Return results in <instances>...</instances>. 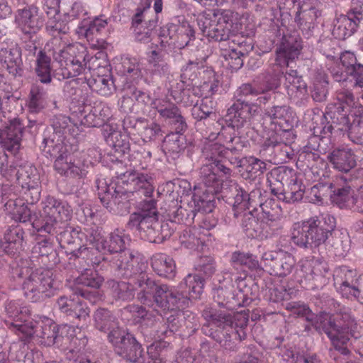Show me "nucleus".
<instances>
[{
  "label": "nucleus",
  "mask_w": 363,
  "mask_h": 363,
  "mask_svg": "<svg viewBox=\"0 0 363 363\" xmlns=\"http://www.w3.org/2000/svg\"><path fill=\"white\" fill-rule=\"evenodd\" d=\"M115 352L128 361L137 362L142 357L143 349L134 336L126 333V337H123L121 343L116 347Z\"/></svg>",
  "instance_id": "72a5a7b5"
},
{
  "label": "nucleus",
  "mask_w": 363,
  "mask_h": 363,
  "mask_svg": "<svg viewBox=\"0 0 363 363\" xmlns=\"http://www.w3.org/2000/svg\"><path fill=\"white\" fill-rule=\"evenodd\" d=\"M98 189L104 206L113 214L124 216L130 212L131 195L150 196L154 191V186L150 176L131 171L119 174L115 182L109 185L102 182L101 186L98 185Z\"/></svg>",
  "instance_id": "7ed1b4c3"
},
{
  "label": "nucleus",
  "mask_w": 363,
  "mask_h": 363,
  "mask_svg": "<svg viewBox=\"0 0 363 363\" xmlns=\"http://www.w3.org/2000/svg\"><path fill=\"white\" fill-rule=\"evenodd\" d=\"M241 226L248 238L264 239L271 235L272 225H262V220L259 223V219L251 211L243 214Z\"/></svg>",
  "instance_id": "bb28decb"
},
{
  "label": "nucleus",
  "mask_w": 363,
  "mask_h": 363,
  "mask_svg": "<svg viewBox=\"0 0 363 363\" xmlns=\"http://www.w3.org/2000/svg\"><path fill=\"white\" fill-rule=\"evenodd\" d=\"M184 313L180 311H177L174 314L168 316L166 322L167 330L162 332L164 335L167 337L179 331L184 322Z\"/></svg>",
  "instance_id": "0e129e2a"
},
{
  "label": "nucleus",
  "mask_w": 363,
  "mask_h": 363,
  "mask_svg": "<svg viewBox=\"0 0 363 363\" xmlns=\"http://www.w3.org/2000/svg\"><path fill=\"white\" fill-rule=\"evenodd\" d=\"M290 171L283 166L274 168V196L285 203L300 201L303 194L300 190L288 192L285 191L284 185H288L292 181L290 179Z\"/></svg>",
  "instance_id": "4be33fe9"
},
{
  "label": "nucleus",
  "mask_w": 363,
  "mask_h": 363,
  "mask_svg": "<svg viewBox=\"0 0 363 363\" xmlns=\"http://www.w3.org/2000/svg\"><path fill=\"white\" fill-rule=\"evenodd\" d=\"M118 71L132 81L142 77V66L139 60L135 57H125L118 67Z\"/></svg>",
  "instance_id": "6e6d98bb"
},
{
  "label": "nucleus",
  "mask_w": 363,
  "mask_h": 363,
  "mask_svg": "<svg viewBox=\"0 0 363 363\" xmlns=\"http://www.w3.org/2000/svg\"><path fill=\"white\" fill-rule=\"evenodd\" d=\"M6 210L16 216V218L20 222L26 223L27 221L32 222L38 220L35 214L31 213V210L25 206L24 202L21 199H9L5 204Z\"/></svg>",
  "instance_id": "c03bdc74"
},
{
  "label": "nucleus",
  "mask_w": 363,
  "mask_h": 363,
  "mask_svg": "<svg viewBox=\"0 0 363 363\" xmlns=\"http://www.w3.org/2000/svg\"><path fill=\"white\" fill-rule=\"evenodd\" d=\"M47 92L43 86L33 84L27 101L28 111L31 114L40 113L47 105Z\"/></svg>",
  "instance_id": "37998d69"
},
{
  "label": "nucleus",
  "mask_w": 363,
  "mask_h": 363,
  "mask_svg": "<svg viewBox=\"0 0 363 363\" xmlns=\"http://www.w3.org/2000/svg\"><path fill=\"white\" fill-rule=\"evenodd\" d=\"M233 15L230 11L220 14L203 12L197 17V24L203 35L215 41H224L232 33Z\"/></svg>",
  "instance_id": "1a4fd4ad"
},
{
  "label": "nucleus",
  "mask_w": 363,
  "mask_h": 363,
  "mask_svg": "<svg viewBox=\"0 0 363 363\" xmlns=\"http://www.w3.org/2000/svg\"><path fill=\"white\" fill-rule=\"evenodd\" d=\"M213 324L221 328L220 335L216 340L221 347L226 351L235 352L238 350L237 341H241L246 338L245 331L237 330L233 326L231 313L216 311L210 315Z\"/></svg>",
  "instance_id": "f8f14e48"
},
{
  "label": "nucleus",
  "mask_w": 363,
  "mask_h": 363,
  "mask_svg": "<svg viewBox=\"0 0 363 363\" xmlns=\"http://www.w3.org/2000/svg\"><path fill=\"white\" fill-rule=\"evenodd\" d=\"M183 133H172L167 135L164 145L165 149L170 153L178 155L184 149V143L181 140L180 135Z\"/></svg>",
  "instance_id": "338daca9"
},
{
  "label": "nucleus",
  "mask_w": 363,
  "mask_h": 363,
  "mask_svg": "<svg viewBox=\"0 0 363 363\" xmlns=\"http://www.w3.org/2000/svg\"><path fill=\"white\" fill-rule=\"evenodd\" d=\"M53 273L50 269L31 271L22 283L25 298L32 303H40L52 297L55 291Z\"/></svg>",
  "instance_id": "6e6552de"
},
{
  "label": "nucleus",
  "mask_w": 363,
  "mask_h": 363,
  "mask_svg": "<svg viewBox=\"0 0 363 363\" xmlns=\"http://www.w3.org/2000/svg\"><path fill=\"white\" fill-rule=\"evenodd\" d=\"M35 71L41 83L50 84L52 82L51 59L43 50L38 53Z\"/></svg>",
  "instance_id": "09e8293b"
},
{
  "label": "nucleus",
  "mask_w": 363,
  "mask_h": 363,
  "mask_svg": "<svg viewBox=\"0 0 363 363\" xmlns=\"http://www.w3.org/2000/svg\"><path fill=\"white\" fill-rule=\"evenodd\" d=\"M25 127L18 118L9 120V123L0 129V145L12 154H16L21 147Z\"/></svg>",
  "instance_id": "412c9836"
},
{
  "label": "nucleus",
  "mask_w": 363,
  "mask_h": 363,
  "mask_svg": "<svg viewBox=\"0 0 363 363\" xmlns=\"http://www.w3.org/2000/svg\"><path fill=\"white\" fill-rule=\"evenodd\" d=\"M43 19L38 14L35 6L18 9L15 15V23L21 31L30 39L43 26Z\"/></svg>",
  "instance_id": "5701e85b"
},
{
  "label": "nucleus",
  "mask_w": 363,
  "mask_h": 363,
  "mask_svg": "<svg viewBox=\"0 0 363 363\" xmlns=\"http://www.w3.org/2000/svg\"><path fill=\"white\" fill-rule=\"evenodd\" d=\"M357 272L347 266H340L333 272L334 286L342 296L347 299L360 295L357 280L355 279Z\"/></svg>",
  "instance_id": "f3484780"
},
{
  "label": "nucleus",
  "mask_w": 363,
  "mask_h": 363,
  "mask_svg": "<svg viewBox=\"0 0 363 363\" xmlns=\"http://www.w3.org/2000/svg\"><path fill=\"white\" fill-rule=\"evenodd\" d=\"M103 281V277L96 272L86 269L75 279L74 296H81L91 303H96L101 300V295L97 289Z\"/></svg>",
  "instance_id": "4468645a"
},
{
  "label": "nucleus",
  "mask_w": 363,
  "mask_h": 363,
  "mask_svg": "<svg viewBox=\"0 0 363 363\" xmlns=\"http://www.w3.org/2000/svg\"><path fill=\"white\" fill-rule=\"evenodd\" d=\"M336 225L335 218L328 213H322L293 225L291 240L302 248H312L326 242L328 235Z\"/></svg>",
  "instance_id": "20e7f679"
},
{
  "label": "nucleus",
  "mask_w": 363,
  "mask_h": 363,
  "mask_svg": "<svg viewBox=\"0 0 363 363\" xmlns=\"http://www.w3.org/2000/svg\"><path fill=\"white\" fill-rule=\"evenodd\" d=\"M21 55V48L16 43L2 45L0 48V62L14 77H22L23 74Z\"/></svg>",
  "instance_id": "b1692460"
},
{
  "label": "nucleus",
  "mask_w": 363,
  "mask_h": 363,
  "mask_svg": "<svg viewBox=\"0 0 363 363\" xmlns=\"http://www.w3.org/2000/svg\"><path fill=\"white\" fill-rule=\"evenodd\" d=\"M151 266L152 269L160 277L172 279L176 274V264L174 261L169 256L157 253L151 258Z\"/></svg>",
  "instance_id": "58836bf2"
},
{
  "label": "nucleus",
  "mask_w": 363,
  "mask_h": 363,
  "mask_svg": "<svg viewBox=\"0 0 363 363\" xmlns=\"http://www.w3.org/2000/svg\"><path fill=\"white\" fill-rule=\"evenodd\" d=\"M274 260V285H276L274 287V302L288 299L294 293L292 288L287 289V283L284 278L291 272L295 261L291 254L282 250L276 252Z\"/></svg>",
  "instance_id": "9b49d317"
},
{
  "label": "nucleus",
  "mask_w": 363,
  "mask_h": 363,
  "mask_svg": "<svg viewBox=\"0 0 363 363\" xmlns=\"http://www.w3.org/2000/svg\"><path fill=\"white\" fill-rule=\"evenodd\" d=\"M6 311L9 317L13 320V321L5 320V324L9 329L27 335L31 334V331H28V327L25 323L30 314V311L26 306H22L16 301H11L6 305Z\"/></svg>",
  "instance_id": "393cba45"
},
{
  "label": "nucleus",
  "mask_w": 363,
  "mask_h": 363,
  "mask_svg": "<svg viewBox=\"0 0 363 363\" xmlns=\"http://www.w3.org/2000/svg\"><path fill=\"white\" fill-rule=\"evenodd\" d=\"M179 23H170L161 28L159 36L162 47H172L173 38L176 36Z\"/></svg>",
  "instance_id": "69168bd1"
},
{
  "label": "nucleus",
  "mask_w": 363,
  "mask_h": 363,
  "mask_svg": "<svg viewBox=\"0 0 363 363\" xmlns=\"http://www.w3.org/2000/svg\"><path fill=\"white\" fill-rule=\"evenodd\" d=\"M252 106L249 100L238 98L228 109L226 121L233 127L239 128L252 116Z\"/></svg>",
  "instance_id": "cd10ccee"
},
{
  "label": "nucleus",
  "mask_w": 363,
  "mask_h": 363,
  "mask_svg": "<svg viewBox=\"0 0 363 363\" xmlns=\"http://www.w3.org/2000/svg\"><path fill=\"white\" fill-rule=\"evenodd\" d=\"M92 60H96V57H91L89 58L84 48L79 44L77 52L71 57L73 69L74 70V77L84 74V79L86 80L87 74H90L91 69L89 62Z\"/></svg>",
  "instance_id": "a18cd8bd"
},
{
  "label": "nucleus",
  "mask_w": 363,
  "mask_h": 363,
  "mask_svg": "<svg viewBox=\"0 0 363 363\" xmlns=\"http://www.w3.org/2000/svg\"><path fill=\"white\" fill-rule=\"evenodd\" d=\"M158 213L130 214L126 228L131 230L148 233L149 234L158 230Z\"/></svg>",
  "instance_id": "c756f323"
},
{
  "label": "nucleus",
  "mask_w": 363,
  "mask_h": 363,
  "mask_svg": "<svg viewBox=\"0 0 363 363\" xmlns=\"http://www.w3.org/2000/svg\"><path fill=\"white\" fill-rule=\"evenodd\" d=\"M187 288L188 297L194 299L199 298L203 292L204 279L197 274H188L184 279L183 283Z\"/></svg>",
  "instance_id": "bf43d9fd"
},
{
  "label": "nucleus",
  "mask_w": 363,
  "mask_h": 363,
  "mask_svg": "<svg viewBox=\"0 0 363 363\" xmlns=\"http://www.w3.org/2000/svg\"><path fill=\"white\" fill-rule=\"evenodd\" d=\"M277 30L274 38L276 45V65L281 67H289L291 62L298 58L303 48L302 40L295 30H289L288 24L274 21ZM275 28H274V31Z\"/></svg>",
  "instance_id": "423d86ee"
},
{
  "label": "nucleus",
  "mask_w": 363,
  "mask_h": 363,
  "mask_svg": "<svg viewBox=\"0 0 363 363\" xmlns=\"http://www.w3.org/2000/svg\"><path fill=\"white\" fill-rule=\"evenodd\" d=\"M194 30L188 22L179 23L178 31L172 45V48L183 49L191 45V42L195 39Z\"/></svg>",
  "instance_id": "603ef678"
},
{
  "label": "nucleus",
  "mask_w": 363,
  "mask_h": 363,
  "mask_svg": "<svg viewBox=\"0 0 363 363\" xmlns=\"http://www.w3.org/2000/svg\"><path fill=\"white\" fill-rule=\"evenodd\" d=\"M327 158L334 169L345 174L340 177L341 181L348 183L353 180L354 177L350 172L355 167L357 162L352 149L347 147L335 148L328 155Z\"/></svg>",
  "instance_id": "dca6fc26"
},
{
  "label": "nucleus",
  "mask_w": 363,
  "mask_h": 363,
  "mask_svg": "<svg viewBox=\"0 0 363 363\" xmlns=\"http://www.w3.org/2000/svg\"><path fill=\"white\" fill-rule=\"evenodd\" d=\"M93 317L95 328L104 333H107L117 325L116 318L112 312L104 308H98Z\"/></svg>",
  "instance_id": "864d4df0"
},
{
  "label": "nucleus",
  "mask_w": 363,
  "mask_h": 363,
  "mask_svg": "<svg viewBox=\"0 0 363 363\" xmlns=\"http://www.w3.org/2000/svg\"><path fill=\"white\" fill-rule=\"evenodd\" d=\"M333 123L336 124L338 127L337 129L342 132H347L349 138L354 141V138L357 133L359 128L360 120H354L352 123L350 122L349 116L346 113L337 111L333 113L332 117Z\"/></svg>",
  "instance_id": "8fccbe9b"
},
{
  "label": "nucleus",
  "mask_w": 363,
  "mask_h": 363,
  "mask_svg": "<svg viewBox=\"0 0 363 363\" xmlns=\"http://www.w3.org/2000/svg\"><path fill=\"white\" fill-rule=\"evenodd\" d=\"M232 262L247 267L250 270L259 268V262L256 257L248 253L234 252L231 255Z\"/></svg>",
  "instance_id": "e2e57ef3"
},
{
  "label": "nucleus",
  "mask_w": 363,
  "mask_h": 363,
  "mask_svg": "<svg viewBox=\"0 0 363 363\" xmlns=\"http://www.w3.org/2000/svg\"><path fill=\"white\" fill-rule=\"evenodd\" d=\"M113 296L118 300L130 301L135 296V287L132 283L116 281L111 280L108 282Z\"/></svg>",
  "instance_id": "5fc2aeb1"
},
{
  "label": "nucleus",
  "mask_w": 363,
  "mask_h": 363,
  "mask_svg": "<svg viewBox=\"0 0 363 363\" xmlns=\"http://www.w3.org/2000/svg\"><path fill=\"white\" fill-rule=\"evenodd\" d=\"M86 81L89 88L101 96H110L116 90V86L111 75H97L87 79Z\"/></svg>",
  "instance_id": "49530a36"
},
{
  "label": "nucleus",
  "mask_w": 363,
  "mask_h": 363,
  "mask_svg": "<svg viewBox=\"0 0 363 363\" xmlns=\"http://www.w3.org/2000/svg\"><path fill=\"white\" fill-rule=\"evenodd\" d=\"M157 25V20L155 17L154 19H149L147 25L141 26L140 28L134 29L135 40L143 43H150Z\"/></svg>",
  "instance_id": "680f3d73"
},
{
  "label": "nucleus",
  "mask_w": 363,
  "mask_h": 363,
  "mask_svg": "<svg viewBox=\"0 0 363 363\" xmlns=\"http://www.w3.org/2000/svg\"><path fill=\"white\" fill-rule=\"evenodd\" d=\"M57 233V239L67 253L76 257L83 256V258L88 255L89 247L83 248L82 236L84 235L79 228L67 226L63 231Z\"/></svg>",
  "instance_id": "aec40b11"
},
{
  "label": "nucleus",
  "mask_w": 363,
  "mask_h": 363,
  "mask_svg": "<svg viewBox=\"0 0 363 363\" xmlns=\"http://www.w3.org/2000/svg\"><path fill=\"white\" fill-rule=\"evenodd\" d=\"M351 187L346 184L342 188H337L333 191L330 195L332 203L336 204L339 208H350L352 206V198L354 196L351 195Z\"/></svg>",
  "instance_id": "052dcab7"
},
{
  "label": "nucleus",
  "mask_w": 363,
  "mask_h": 363,
  "mask_svg": "<svg viewBox=\"0 0 363 363\" xmlns=\"http://www.w3.org/2000/svg\"><path fill=\"white\" fill-rule=\"evenodd\" d=\"M272 75L269 73H263L258 77L257 82L259 87L257 89L253 88L249 84H243L237 90V97L247 100L250 96H256L259 94V92H264L265 90L272 88Z\"/></svg>",
  "instance_id": "a19ab883"
},
{
  "label": "nucleus",
  "mask_w": 363,
  "mask_h": 363,
  "mask_svg": "<svg viewBox=\"0 0 363 363\" xmlns=\"http://www.w3.org/2000/svg\"><path fill=\"white\" fill-rule=\"evenodd\" d=\"M23 235L24 231L21 227L10 228L0 242L1 247L6 254L14 255L22 250Z\"/></svg>",
  "instance_id": "f704fd0d"
},
{
  "label": "nucleus",
  "mask_w": 363,
  "mask_h": 363,
  "mask_svg": "<svg viewBox=\"0 0 363 363\" xmlns=\"http://www.w3.org/2000/svg\"><path fill=\"white\" fill-rule=\"evenodd\" d=\"M210 235L209 233L204 230L196 228H187L184 229L179 236V242L181 245L187 249L199 250L202 247L206 241V237Z\"/></svg>",
  "instance_id": "79ce46f5"
},
{
  "label": "nucleus",
  "mask_w": 363,
  "mask_h": 363,
  "mask_svg": "<svg viewBox=\"0 0 363 363\" xmlns=\"http://www.w3.org/2000/svg\"><path fill=\"white\" fill-rule=\"evenodd\" d=\"M359 23L349 14H341L334 20L332 35L336 39L345 40L356 32Z\"/></svg>",
  "instance_id": "473e14b6"
},
{
  "label": "nucleus",
  "mask_w": 363,
  "mask_h": 363,
  "mask_svg": "<svg viewBox=\"0 0 363 363\" xmlns=\"http://www.w3.org/2000/svg\"><path fill=\"white\" fill-rule=\"evenodd\" d=\"M106 143L114 149L116 152L125 155L130 151L128 137L120 131L113 130L106 138Z\"/></svg>",
  "instance_id": "13d9d810"
},
{
  "label": "nucleus",
  "mask_w": 363,
  "mask_h": 363,
  "mask_svg": "<svg viewBox=\"0 0 363 363\" xmlns=\"http://www.w3.org/2000/svg\"><path fill=\"white\" fill-rule=\"evenodd\" d=\"M113 265L118 277L132 279L133 284L140 289V291H143L141 286L146 283V279H151L145 273L147 263L130 250L117 254L114 257Z\"/></svg>",
  "instance_id": "9d476101"
},
{
  "label": "nucleus",
  "mask_w": 363,
  "mask_h": 363,
  "mask_svg": "<svg viewBox=\"0 0 363 363\" xmlns=\"http://www.w3.org/2000/svg\"><path fill=\"white\" fill-rule=\"evenodd\" d=\"M293 139V134L288 137L284 136V134L277 136V134L274 133V163L282 164L291 158L294 154L289 144Z\"/></svg>",
  "instance_id": "4c0bfd02"
},
{
  "label": "nucleus",
  "mask_w": 363,
  "mask_h": 363,
  "mask_svg": "<svg viewBox=\"0 0 363 363\" xmlns=\"http://www.w3.org/2000/svg\"><path fill=\"white\" fill-rule=\"evenodd\" d=\"M320 15V11L315 6L303 4L296 12L295 22L300 29L308 33L314 28L315 21Z\"/></svg>",
  "instance_id": "c9c22d12"
},
{
  "label": "nucleus",
  "mask_w": 363,
  "mask_h": 363,
  "mask_svg": "<svg viewBox=\"0 0 363 363\" xmlns=\"http://www.w3.org/2000/svg\"><path fill=\"white\" fill-rule=\"evenodd\" d=\"M326 242L334 249L335 255L338 256H343L350 248L348 234L335 228L330 233Z\"/></svg>",
  "instance_id": "de8ad7c7"
},
{
  "label": "nucleus",
  "mask_w": 363,
  "mask_h": 363,
  "mask_svg": "<svg viewBox=\"0 0 363 363\" xmlns=\"http://www.w3.org/2000/svg\"><path fill=\"white\" fill-rule=\"evenodd\" d=\"M290 118L287 106H274V133H276L277 136L284 134V136L289 137L293 134Z\"/></svg>",
  "instance_id": "ea45409f"
},
{
  "label": "nucleus",
  "mask_w": 363,
  "mask_h": 363,
  "mask_svg": "<svg viewBox=\"0 0 363 363\" xmlns=\"http://www.w3.org/2000/svg\"><path fill=\"white\" fill-rule=\"evenodd\" d=\"M230 191L234 199L233 204L234 216L237 217L240 211L249 209L252 206V199L250 195L236 183L230 185Z\"/></svg>",
  "instance_id": "3c124183"
},
{
  "label": "nucleus",
  "mask_w": 363,
  "mask_h": 363,
  "mask_svg": "<svg viewBox=\"0 0 363 363\" xmlns=\"http://www.w3.org/2000/svg\"><path fill=\"white\" fill-rule=\"evenodd\" d=\"M51 126L57 138L45 137L42 150L47 157L55 159L54 167L59 174L69 178L84 177L92 162L87 160L85 152L70 153L63 143L62 135L67 133L73 135L75 124L69 116L59 114L51 119Z\"/></svg>",
  "instance_id": "f03ea898"
},
{
  "label": "nucleus",
  "mask_w": 363,
  "mask_h": 363,
  "mask_svg": "<svg viewBox=\"0 0 363 363\" xmlns=\"http://www.w3.org/2000/svg\"><path fill=\"white\" fill-rule=\"evenodd\" d=\"M79 44H63L62 48H55L52 56L55 61L58 62L60 67L53 72V77L61 81L69 78L74 77L71 57L77 52Z\"/></svg>",
  "instance_id": "a211bd4d"
},
{
  "label": "nucleus",
  "mask_w": 363,
  "mask_h": 363,
  "mask_svg": "<svg viewBox=\"0 0 363 363\" xmlns=\"http://www.w3.org/2000/svg\"><path fill=\"white\" fill-rule=\"evenodd\" d=\"M129 241V236L123 230L116 229L97 243L96 248L105 252L118 254L126 251L125 246Z\"/></svg>",
  "instance_id": "c85d7f7f"
},
{
  "label": "nucleus",
  "mask_w": 363,
  "mask_h": 363,
  "mask_svg": "<svg viewBox=\"0 0 363 363\" xmlns=\"http://www.w3.org/2000/svg\"><path fill=\"white\" fill-rule=\"evenodd\" d=\"M238 285V291L230 297V299L228 300L227 309L229 311L235 310L239 307H244L250 305L252 301V297L251 294V289L247 286L245 279L238 277L235 279Z\"/></svg>",
  "instance_id": "e433bc0d"
},
{
  "label": "nucleus",
  "mask_w": 363,
  "mask_h": 363,
  "mask_svg": "<svg viewBox=\"0 0 363 363\" xmlns=\"http://www.w3.org/2000/svg\"><path fill=\"white\" fill-rule=\"evenodd\" d=\"M17 184L23 190V199L28 204H34L40 197V177L37 168L28 163L20 164Z\"/></svg>",
  "instance_id": "ddd939ff"
},
{
  "label": "nucleus",
  "mask_w": 363,
  "mask_h": 363,
  "mask_svg": "<svg viewBox=\"0 0 363 363\" xmlns=\"http://www.w3.org/2000/svg\"><path fill=\"white\" fill-rule=\"evenodd\" d=\"M223 147L218 143H211L205 146L203 156L208 160L206 164L226 166V160L223 156Z\"/></svg>",
  "instance_id": "4d7b16f0"
},
{
  "label": "nucleus",
  "mask_w": 363,
  "mask_h": 363,
  "mask_svg": "<svg viewBox=\"0 0 363 363\" xmlns=\"http://www.w3.org/2000/svg\"><path fill=\"white\" fill-rule=\"evenodd\" d=\"M334 308L335 314L328 315L320 312L315 314L308 306L301 301H291L286 303V309L297 317L304 318L311 323L315 330L323 332L330 339L335 350L347 356L350 351L347 345L352 337L356 336L357 324L351 309L341 306L334 298L328 300Z\"/></svg>",
  "instance_id": "f257e3e1"
},
{
  "label": "nucleus",
  "mask_w": 363,
  "mask_h": 363,
  "mask_svg": "<svg viewBox=\"0 0 363 363\" xmlns=\"http://www.w3.org/2000/svg\"><path fill=\"white\" fill-rule=\"evenodd\" d=\"M205 203L206 201L194 195L192 201L189 203V209L179 206L176 210L169 209L168 214L172 218V222L190 225L194 222L196 215L201 211H205L203 209Z\"/></svg>",
  "instance_id": "a878e982"
},
{
  "label": "nucleus",
  "mask_w": 363,
  "mask_h": 363,
  "mask_svg": "<svg viewBox=\"0 0 363 363\" xmlns=\"http://www.w3.org/2000/svg\"><path fill=\"white\" fill-rule=\"evenodd\" d=\"M141 286L143 291L138 293L137 298L142 304L152 306L155 303L164 311H180L189 305L190 298L187 294L174 287L160 284L152 279H146Z\"/></svg>",
  "instance_id": "39448f33"
},
{
  "label": "nucleus",
  "mask_w": 363,
  "mask_h": 363,
  "mask_svg": "<svg viewBox=\"0 0 363 363\" xmlns=\"http://www.w3.org/2000/svg\"><path fill=\"white\" fill-rule=\"evenodd\" d=\"M46 30L52 37L47 46L50 52H54L55 48H62L63 44L69 45L64 35L69 33V28L64 21H57L49 18L46 23Z\"/></svg>",
  "instance_id": "2f4dec72"
},
{
  "label": "nucleus",
  "mask_w": 363,
  "mask_h": 363,
  "mask_svg": "<svg viewBox=\"0 0 363 363\" xmlns=\"http://www.w3.org/2000/svg\"><path fill=\"white\" fill-rule=\"evenodd\" d=\"M70 331H74L72 326L67 324L57 325L52 319L44 317L41 320L40 330L38 335L40 338L41 344L50 347L61 343L65 337L69 339Z\"/></svg>",
  "instance_id": "6ab92c4d"
},
{
  "label": "nucleus",
  "mask_w": 363,
  "mask_h": 363,
  "mask_svg": "<svg viewBox=\"0 0 363 363\" xmlns=\"http://www.w3.org/2000/svg\"><path fill=\"white\" fill-rule=\"evenodd\" d=\"M160 117L167 122L177 133H184L187 129V123L182 115L181 110L174 103L164 99H155L151 103Z\"/></svg>",
  "instance_id": "2eb2a0df"
},
{
  "label": "nucleus",
  "mask_w": 363,
  "mask_h": 363,
  "mask_svg": "<svg viewBox=\"0 0 363 363\" xmlns=\"http://www.w3.org/2000/svg\"><path fill=\"white\" fill-rule=\"evenodd\" d=\"M277 3L280 17L277 23L289 24L291 19L290 11L294 7L296 0H277Z\"/></svg>",
  "instance_id": "774afa93"
},
{
  "label": "nucleus",
  "mask_w": 363,
  "mask_h": 363,
  "mask_svg": "<svg viewBox=\"0 0 363 363\" xmlns=\"http://www.w3.org/2000/svg\"><path fill=\"white\" fill-rule=\"evenodd\" d=\"M43 211L38 220L33 221V227L39 232L48 234L57 233L62 223L71 218L72 209L66 202L48 196L42 202Z\"/></svg>",
  "instance_id": "0eeeda50"
},
{
  "label": "nucleus",
  "mask_w": 363,
  "mask_h": 363,
  "mask_svg": "<svg viewBox=\"0 0 363 363\" xmlns=\"http://www.w3.org/2000/svg\"><path fill=\"white\" fill-rule=\"evenodd\" d=\"M200 173L204 185L213 188L214 191H217L222 184L221 175H230L231 171L225 165L203 164L201 168Z\"/></svg>",
  "instance_id": "7c9ffc66"
}]
</instances>
